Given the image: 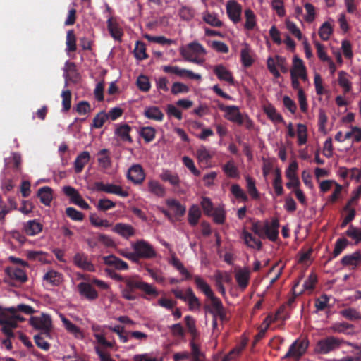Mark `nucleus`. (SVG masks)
<instances>
[{
	"label": "nucleus",
	"mask_w": 361,
	"mask_h": 361,
	"mask_svg": "<svg viewBox=\"0 0 361 361\" xmlns=\"http://www.w3.org/2000/svg\"><path fill=\"white\" fill-rule=\"evenodd\" d=\"M125 286L121 289L122 297L129 301L135 300L138 297L137 289H140L149 295H157L156 289L150 284L138 279V276H128L123 281Z\"/></svg>",
	"instance_id": "obj_1"
},
{
	"label": "nucleus",
	"mask_w": 361,
	"mask_h": 361,
	"mask_svg": "<svg viewBox=\"0 0 361 361\" xmlns=\"http://www.w3.org/2000/svg\"><path fill=\"white\" fill-rule=\"evenodd\" d=\"M279 221L274 219L271 223L268 221L262 223L257 221L252 223L251 231L261 238H267L272 242L276 241L279 236Z\"/></svg>",
	"instance_id": "obj_2"
},
{
	"label": "nucleus",
	"mask_w": 361,
	"mask_h": 361,
	"mask_svg": "<svg viewBox=\"0 0 361 361\" xmlns=\"http://www.w3.org/2000/svg\"><path fill=\"white\" fill-rule=\"evenodd\" d=\"M25 321V318L16 313H9L7 309H4L0 306V325H1L2 332L8 337H14L13 329L18 326V322Z\"/></svg>",
	"instance_id": "obj_3"
},
{
	"label": "nucleus",
	"mask_w": 361,
	"mask_h": 361,
	"mask_svg": "<svg viewBox=\"0 0 361 361\" xmlns=\"http://www.w3.org/2000/svg\"><path fill=\"white\" fill-rule=\"evenodd\" d=\"M343 342V340L334 336H328L319 340L316 345L315 352L319 354H327L331 351L338 349Z\"/></svg>",
	"instance_id": "obj_4"
},
{
	"label": "nucleus",
	"mask_w": 361,
	"mask_h": 361,
	"mask_svg": "<svg viewBox=\"0 0 361 361\" xmlns=\"http://www.w3.org/2000/svg\"><path fill=\"white\" fill-rule=\"evenodd\" d=\"M133 251L136 252L138 260L140 259H152L157 252L152 245L145 240H139L131 244Z\"/></svg>",
	"instance_id": "obj_5"
},
{
	"label": "nucleus",
	"mask_w": 361,
	"mask_h": 361,
	"mask_svg": "<svg viewBox=\"0 0 361 361\" xmlns=\"http://www.w3.org/2000/svg\"><path fill=\"white\" fill-rule=\"evenodd\" d=\"M6 277L4 281L12 286H18L27 281V276L25 271L19 268L7 267L5 269Z\"/></svg>",
	"instance_id": "obj_6"
},
{
	"label": "nucleus",
	"mask_w": 361,
	"mask_h": 361,
	"mask_svg": "<svg viewBox=\"0 0 361 361\" xmlns=\"http://www.w3.org/2000/svg\"><path fill=\"white\" fill-rule=\"evenodd\" d=\"M30 324L35 329L40 330L41 333L39 334L49 336L51 329V319L49 315L42 314L40 317H31Z\"/></svg>",
	"instance_id": "obj_7"
},
{
	"label": "nucleus",
	"mask_w": 361,
	"mask_h": 361,
	"mask_svg": "<svg viewBox=\"0 0 361 361\" xmlns=\"http://www.w3.org/2000/svg\"><path fill=\"white\" fill-rule=\"evenodd\" d=\"M218 107L221 111L225 112L224 118L226 119L231 122L235 123L239 126H241L242 117L243 114L240 113L238 106L234 105L226 106L223 103L219 102L218 104Z\"/></svg>",
	"instance_id": "obj_8"
},
{
	"label": "nucleus",
	"mask_w": 361,
	"mask_h": 361,
	"mask_svg": "<svg viewBox=\"0 0 361 361\" xmlns=\"http://www.w3.org/2000/svg\"><path fill=\"white\" fill-rule=\"evenodd\" d=\"M309 345V341L306 338L297 339L290 346L285 357H300L305 352Z\"/></svg>",
	"instance_id": "obj_9"
},
{
	"label": "nucleus",
	"mask_w": 361,
	"mask_h": 361,
	"mask_svg": "<svg viewBox=\"0 0 361 361\" xmlns=\"http://www.w3.org/2000/svg\"><path fill=\"white\" fill-rule=\"evenodd\" d=\"M180 53L183 58H186L194 56V55H204L206 54V50L199 42H192L185 47H180Z\"/></svg>",
	"instance_id": "obj_10"
},
{
	"label": "nucleus",
	"mask_w": 361,
	"mask_h": 361,
	"mask_svg": "<svg viewBox=\"0 0 361 361\" xmlns=\"http://www.w3.org/2000/svg\"><path fill=\"white\" fill-rule=\"evenodd\" d=\"M94 188L97 191H102L109 194H114L122 197L128 196V192L123 190L121 186L114 184H104L102 182H95Z\"/></svg>",
	"instance_id": "obj_11"
},
{
	"label": "nucleus",
	"mask_w": 361,
	"mask_h": 361,
	"mask_svg": "<svg viewBox=\"0 0 361 361\" xmlns=\"http://www.w3.org/2000/svg\"><path fill=\"white\" fill-rule=\"evenodd\" d=\"M73 263L77 267L84 271L92 272L95 270L94 265L89 259L87 255L84 252H77L73 257Z\"/></svg>",
	"instance_id": "obj_12"
},
{
	"label": "nucleus",
	"mask_w": 361,
	"mask_h": 361,
	"mask_svg": "<svg viewBox=\"0 0 361 361\" xmlns=\"http://www.w3.org/2000/svg\"><path fill=\"white\" fill-rule=\"evenodd\" d=\"M226 12L229 18L238 23L241 20L242 6L235 0H229L226 4Z\"/></svg>",
	"instance_id": "obj_13"
},
{
	"label": "nucleus",
	"mask_w": 361,
	"mask_h": 361,
	"mask_svg": "<svg viewBox=\"0 0 361 361\" xmlns=\"http://www.w3.org/2000/svg\"><path fill=\"white\" fill-rule=\"evenodd\" d=\"M77 288L80 295L87 300L93 301L99 297L97 291L90 283L80 282Z\"/></svg>",
	"instance_id": "obj_14"
},
{
	"label": "nucleus",
	"mask_w": 361,
	"mask_h": 361,
	"mask_svg": "<svg viewBox=\"0 0 361 361\" xmlns=\"http://www.w3.org/2000/svg\"><path fill=\"white\" fill-rule=\"evenodd\" d=\"M163 71L166 73L176 74L180 77H187L195 80H200L202 78L200 74L195 73L190 70L180 68L176 66H163Z\"/></svg>",
	"instance_id": "obj_15"
},
{
	"label": "nucleus",
	"mask_w": 361,
	"mask_h": 361,
	"mask_svg": "<svg viewBox=\"0 0 361 361\" xmlns=\"http://www.w3.org/2000/svg\"><path fill=\"white\" fill-rule=\"evenodd\" d=\"M127 178L135 184H140L145 178L144 169L140 164H133L128 171Z\"/></svg>",
	"instance_id": "obj_16"
},
{
	"label": "nucleus",
	"mask_w": 361,
	"mask_h": 361,
	"mask_svg": "<svg viewBox=\"0 0 361 361\" xmlns=\"http://www.w3.org/2000/svg\"><path fill=\"white\" fill-rule=\"evenodd\" d=\"M290 75L299 76V78L304 81L307 79V71L303 61L297 56H295L293 59V67L290 70Z\"/></svg>",
	"instance_id": "obj_17"
},
{
	"label": "nucleus",
	"mask_w": 361,
	"mask_h": 361,
	"mask_svg": "<svg viewBox=\"0 0 361 361\" xmlns=\"http://www.w3.org/2000/svg\"><path fill=\"white\" fill-rule=\"evenodd\" d=\"M210 303L205 304L204 309L206 312L212 315V317H218V314L225 308L221 300L216 296L209 299Z\"/></svg>",
	"instance_id": "obj_18"
},
{
	"label": "nucleus",
	"mask_w": 361,
	"mask_h": 361,
	"mask_svg": "<svg viewBox=\"0 0 361 361\" xmlns=\"http://www.w3.org/2000/svg\"><path fill=\"white\" fill-rule=\"evenodd\" d=\"M107 28L111 36L116 40L121 41L123 32L118 25L116 19L110 16L107 18Z\"/></svg>",
	"instance_id": "obj_19"
},
{
	"label": "nucleus",
	"mask_w": 361,
	"mask_h": 361,
	"mask_svg": "<svg viewBox=\"0 0 361 361\" xmlns=\"http://www.w3.org/2000/svg\"><path fill=\"white\" fill-rule=\"evenodd\" d=\"M113 231L126 239H128L135 234V229L131 225L123 223L116 224Z\"/></svg>",
	"instance_id": "obj_20"
},
{
	"label": "nucleus",
	"mask_w": 361,
	"mask_h": 361,
	"mask_svg": "<svg viewBox=\"0 0 361 361\" xmlns=\"http://www.w3.org/2000/svg\"><path fill=\"white\" fill-rule=\"evenodd\" d=\"M214 73L219 80L226 81L230 85H234V78L231 72L224 66L221 64L215 66L214 68Z\"/></svg>",
	"instance_id": "obj_21"
},
{
	"label": "nucleus",
	"mask_w": 361,
	"mask_h": 361,
	"mask_svg": "<svg viewBox=\"0 0 361 361\" xmlns=\"http://www.w3.org/2000/svg\"><path fill=\"white\" fill-rule=\"evenodd\" d=\"M104 263L118 270H127L128 264L114 255L105 256L103 257Z\"/></svg>",
	"instance_id": "obj_22"
},
{
	"label": "nucleus",
	"mask_w": 361,
	"mask_h": 361,
	"mask_svg": "<svg viewBox=\"0 0 361 361\" xmlns=\"http://www.w3.org/2000/svg\"><path fill=\"white\" fill-rule=\"evenodd\" d=\"M240 238L243 240L245 244L249 247L256 248L258 250H260L262 247L261 240L254 237L246 230H243L242 231Z\"/></svg>",
	"instance_id": "obj_23"
},
{
	"label": "nucleus",
	"mask_w": 361,
	"mask_h": 361,
	"mask_svg": "<svg viewBox=\"0 0 361 361\" xmlns=\"http://www.w3.org/2000/svg\"><path fill=\"white\" fill-rule=\"evenodd\" d=\"M343 266H352L354 268L361 264V252L356 251L343 256L341 261Z\"/></svg>",
	"instance_id": "obj_24"
},
{
	"label": "nucleus",
	"mask_w": 361,
	"mask_h": 361,
	"mask_svg": "<svg viewBox=\"0 0 361 361\" xmlns=\"http://www.w3.org/2000/svg\"><path fill=\"white\" fill-rule=\"evenodd\" d=\"M65 78L73 82H78L80 80V74L78 73L75 63L66 61L65 68Z\"/></svg>",
	"instance_id": "obj_25"
},
{
	"label": "nucleus",
	"mask_w": 361,
	"mask_h": 361,
	"mask_svg": "<svg viewBox=\"0 0 361 361\" xmlns=\"http://www.w3.org/2000/svg\"><path fill=\"white\" fill-rule=\"evenodd\" d=\"M90 159V155L88 152L84 151L79 154L74 161L75 173H80L83 170L84 166L89 162Z\"/></svg>",
	"instance_id": "obj_26"
},
{
	"label": "nucleus",
	"mask_w": 361,
	"mask_h": 361,
	"mask_svg": "<svg viewBox=\"0 0 361 361\" xmlns=\"http://www.w3.org/2000/svg\"><path fill=\"white\" fill-rule=\"evenodd\" d=\"M194 281L197 288L200 289L209 299L215 296L211 287L202 277L196 275L194 276Z\"/></svg>",
	"instance_id": "obj_27"
},
{
	"label": "nucleus",
	"mask_w": 361,
	"mask_h": 361,
	"mask_svg": "<svg viewBox=\"0 0 361 361\" xmlns=\"http://www.w3.org/2000/svg\"><path fill=\"white\" fill-rule=\"evenodd\" d=\"M235 276L240 289L244 290L249 284L250 271L245 269H239L236 271Z\"/></svg>",
	"instance_id": "obj_28"
},
{
	"label": "nucleus",
	"mask_w": 361,
	"mask_h": 361,
	"mask_svg": "<svg viewBox=\"0 0 361 361\" xmlns=\"http://www.w3.org/2000/svg\"><path fill=\"white\" fill-rule=\"evenodd\" d=\"M43 226L37 220H30L24 226L25 232L27 235L34 236L42 231Z\"/></svg>",
	"instance_id": "obj_29"
},
{
	"label": "nucleus",
	"mask_w": 361,
	"mask_h": 361,
	"mask_svg": "<svg viewBox=\"0 0 361 361\" xmlns=\"http://www.w3.org/2000/svg\"><path fill=\"white\" fill-rule=\"evenodd\" d=\"M331 329L335 333H341L347 335L354 333V326L345 322L334 323L331 326Z\"/></svg>",
	"instance_id": "obj_30"
},
{
	"label": "nucleus",
	"mask_w": 361,
	"mask_h": 361,
	"mask_svg": "<svg viewBox=\"0 0 361 361\" xmlns=\"http://www.w3.org/2000/svg\"><path fill=\"white\" fill-rule=\"evenodd\" d=\"M148 191L159 197H164L166 190L164 187L157 180H150L147 183Z\"/></svg>",
	"instance_id": "obj_31"
},
{
	"label": "nucleus",
	"mask_w": 361,
	"mask_h": 361,
	"mask_svg": "<svg viewBox=\"0 0 361 361\" xmlns=\"http://www.w3.org/2000/svg\"><path fill=\"white\" fill-rule=\"evenodd\" d=\"M144 116L151 120L161 121L164 119V114L158 106H149L145 109Z\"/></svg>",
	"instance_id": "obj_32"
},
{
	"label": "nucleus",
	"mask_w": 361,
	"mask_h": 361,
	"mask_svg": "<svg viewBox=\"0 0 361 361\" xmlns=\"http://www.w3.org/2000/svg\"><path fill=\"white\" fill-rule=\"evenodd\" d=\"M160 178L164 182H169L173 187H178L180 180L177 173L169 170H164L159 175Z\"/></svg>",
	"instance_id": "obj_33"
},
{
	"label": "nucleus",
	"mask_w": 361,
	"mask_h": 361,
	"mask_svg": "<svg viewBox=\"0 0 361 361\" xmlns=\"http://www.w3.org/2000/svg\"><path fill=\"white\" fill-rule=\"evenodd\" d=\"M37 196L40 202L45 206H49L52 200V190L48 186H44L39 189Z\"/></svg>",
	"instance_id": "obj_34"
},
{
	"label": "nucleus",
	"mask_w": 361,
	"mask_h": 361,
	"mask_svg": "<svg viewBox=\"0 0 361 361\" xmlns=\"http://www.w3.org/2000/svg\"><path fill=\"white\" fill-rule=\"evenodd\" d=\"M130 130L131 127L128 124L124 123L120 125L116 129L115 133L121 137V140L131 143L133 142V139L130 135Z\"/></svg>",
	"instance_id": "obj_35"
},
{
	"label": "nucleus",
	"mask_w": 361,
	"mask_h": 361,
	"mask_svg": "<svg viewBox=\"0 0 361 361\" xmlns=\"http://www.w3.org/2000/svg\"><path fill=\"white\" fill-rule=\"evenodd\" d=\"M222 170L229 178H238L240 176L238 169L232 159L227 161L222 166Z\"/></svg>",
	"instance_id": "obj_36"
},
{
	"label": "nucleus",
	"mask_w": 361,
	"mask_h": 361,
	"mask_svg": "<svg viewBox=\"0 0 361 361\" xmlns=\"http://www.w3.org/2000/svg\"><path fill=\"white\" fill-rule=\"evenodd\" d=\"M264 111L267 114V117L275 123H283L284 120L282 116L279 114L276 109V108L271 105L269 104L264 107Z\"/></svg>",
	"instance_id": "obj_37"
},
{
	"label": "nucleus",
	"mask_w": 361,
	"mask_h": 361,
	"mask_svg": "<svg viewBox=\"0 0 361 361\" xmlns=\"http://www.w3.org/2000/svg\"><path fill=\"white\" fill-rule=\"evenodd\" d=\"M348 77L349 75L346 72L343 71H339L338 82L339 85L343 89L345 94L350 92L352 89V84L349 80Z\"/></svg>",
	"instance_id": "obj_38"
},
{
	"label": "nucleus",
	"mask_w": 361,
	"mask_h": 361,
	"mask_svg": "<svg viewBox=\"0 0 361 361\" xmlns=\"http://www.w3.org/2000/svg\"><path fill=\"white\" fill-rule=\"evenodd\" d=\"M200 216L201 212L199 207L195 204L191 206L188 211L189 224L192 226H196L199 221Z\"/></svg>",
	"instance_id": "obj_39"
},
{
	"label": "nucleus",
	"mask_w": 361,
	"mask_h": 361,
	"mask_svg": "<svg viewBox=\"0 0 361 361\" xmlns=\"http://www.w3.org/2000/svg\"><path fill=\"white\" fill-rule=\"evenodd\" d=\"M66 44V50L67 52H74L76 51V37L73 30H70L67 32Z\"/></svg>",
	"instance_id": "obj_40"
},
{
	"label": "nucleus",
	"mask_w": 361,
	"mask_h": 361,
	"mask_svg": "<svg viewBox=\"0 0 361 361\" xmlns=\"http://www.w3.org/2000/svg\"><path fill=\"white\" fill-rule=\"evenodd\" d=\"M133 53L135 57L139 61L148 58V55L146 53L145 44L141 41L136 42Z\"/></svg>",
	"instance_id": "obj_41"
},
{
	"label": "nucleus",
	"mask_w": 361,
	"mask_h": 361,
	"mask_svg": "<svg viewBox=\"0 0 361 361\" xmlns=\"http://www.w3.org/2000/svg\"><path fill=\"white\" fill-rule=\"evenodd\" d=\"M334 31L332 25L328 21L324 22L319 27L318 34L324 41H327Z\"/></svg>",
	"instance_id": "obj_42"
},
{
	"label": "nucleus",
	"mask_w": 361,
	"mask_h": 361,
	"mask_svg": "<svg viewBox=\"0 0 361 361\" xmlns=\"http://www.w3.org/2000/svg\"><path fill=\"white\" fill-rule=\"evenodd\" d=\"M156 130L153 127H142L140 130V135L146 142H152L155 137Z\"/></svg>",
	"instance_id": "obj_43"
},
{
	"label": "nucleus",
	"mask_w": 361,
	"mask_h": 361,
	"mask_svg": "<svg viewBox=\"0 0 361 361\" xmlns=\"http://www.w3.org/2000/svg\"><path fill=\"white\" fill-rule=\"evenodd\" d=\"M167 205L174 209V212L178 216H183L186 211L185 207L182 205L178 200L172 199L167 200Z\"/></svg>",
	"instance_id": "obj_44"
},
{
	"label": "nucleus",
	"mask_w": 361,
	"mask_h": 361,
	"mask_svg": "<svg viewBox=\"0 0 361 361\" xmlns=\"http://www.w3.org/2000/svg\"><path fill=\"white\" fill-rule=\"evenodd\" d=\"M108 154L109 150L106 149H102L98 153V162L105 169L111 166V159Z\"/></svg>",
	"instance_id": "obj_45"
},
{
	"label": "nucleus",
	"mask_w": 361,
	"mask_h": 361,
	"mask_svg": "<svg viewBox=\"0 0 361 361\" xmlns=\"http://www.w3.org/2000/svg\"><path fill=\"white\" fill-rule=\"evenodd\" d=\"M63 191L66 196L70 197L71 202L75 204L82 198L78 191L71 186H64Z\"/></svg>",
	"instance_id": "obj_46"
},
{
	"label": "nucleus",
	"mask_w": 361,
	"mask_h": 361,
	"mask_svg": "<svg viewBox=\"0 0 361 361\" xmlns=\"http://www.w3.org/2000/svg\"><path fill=\"white\" fill-rule=\"evenodd\" d=\"M245 16L246 18L245 28L248 30H253L256 25V17L254 12L250 8H247L245 11Z\"/></svg>",
	"instance_id": "obj_47"
},
{
	"label": "nucleus",
	"mask_w": 361,
	"mask_h": 361,
	"mask_svg": "<svg viewBox=\"0 0 361 361\" xmlns=\"http://www.w3.org/2000/svg\"><path fill=\"white\" fill-rule=\"evenodd\" d=\"M340 314L347 319L354 321L361 319V314L353 308H346L340 311Z\"/></svg>",
	"instance_id": "obj_48"
},
{
	"label": "nucleus",
	"mask_w": 361,
	"mask_h": 361,
	"mask_svg": "<svg viewBox=\"0 0 361 361\" xmlns=\"http://www.w3.org/2000/svg\"><path fill=\"white\" fill-rule=\"evenodd\" d=\"M43 279L52 285H58L61 281V274L54 270L47 271L43 276Z\"/></svg>",
	"instance_id": "obj_49"
},
{
	"label": "nucleus",
	"mask_w": 361,
	"mask_h": 361,
	"mask_svg": "<svg viewBox=\"0 0 361 361\" xmlns=\"http://www.w3.org/2000/svg\"><path fill=\"white\" fill-rule=\"evenodd\" d=\"M107 119V114H106L104 111H102L98 113L93 118L91 127L97 129L101 128Z\"/></svg>",
	"instance_id": "obj_50"
},
{
	"label": "nucleus",
	"mask_w": 361,
	"mask_h": 361,
	"mask_svg": "<svg viewBox=\"0 0 361 361\" xmlns=\"http://www.w3.org/2000/svg\"><path fill=\"white\" fill-rule=\"evenodd\" d=\"M7 311L9 313H16V312H21L25 313V314H32L35 312V310L30 305L25 304H19L17 307H11L7 308Z\"/></svg>",
	"instance_id": "obj_51"
},
{
	"label": "nucleus",
	"mask_w": 361,
	"mask_h": 361,
	"mask_svg": "<svg viewBox=\"0 0 361 361\" xmlns=\"http://www.w3.org/2000/svg\"><path fill=\"white\" fill-rule=\"evenodd\" d=\"M187 300L190 310L194 308H199L200 307V302L199 299L196 297L192 290L189 288L186 290Z\"/></svg>",
	"instance_id": "obj_52"
},
{
	"label": "nucleus",
	"mask_w": 361,
	"mask_h": 361,
	"mask_svg": "<svg viewBox=\"0 0 361 361\" xmlns=\"http://www.w3.org/2000/svg\"><path fill=\"white\" fill-rule=\"evenodd\" d=\"M345 234L349 238L355 240V243H361V229L350 225L346 231Z\"/></svg>",
	"instance_id": "obj_53"
},
{
	"label": "nucleus",
	"mask_w": 361,
	"mask_h": 361,
	"mask_svg": "<svg viewBox=\"0 0 361 361\" xmlns=\"http://www.w3.org/2000/svg\"><path fill=\"white\" fill-rule=\"evenodd\" d=\"M61 96L62 97V111L67 112L71 107V92L69 90H63Z\"/></svg>",
	"instance_id": "obj_54"
},
{
	"label": "nucleus",
	"mask_w": 361,
	"mask_h": 361,
	"mask_svg": "<svg viewBox=\"0 0 361 361\" xmlns=\"http://www.w3.org/2000/svg\"><path fill=\"white\" fill-rule=\"evenodd\" d=\"M231 192L238 200H241L244 202L248 200L247 195L238 184H233L231 187Z\"/></svg>",
	"instance_id": "obj_55"
},
{
	"label": "nucleus",
	"mask_w": 361,
	"mask_h": 361,
	"mask_svg": "<svg viewBox=\"0 0 361 361\" xmlns=\"http://www.w3.org/2000/svg\"><path fill=\"white\" fill-rule=\"evenodd\" d=\"M349 242L346 238H338L335 243L334 250L333 251V257L338 256L343 250L347 247Z\"/></svg>",
	"instance_id": "obj_56"
},
{
	"label": "nucleus",
	"mask_w": 361,
	"mask_h": 361,
	"mask_svg": "<svg viewBox=\"0 0 361 361\" xmlns=\"http://www.w3.org/2000/svg\"><path fill=\"white\" fill-rule=\"evenodd\" d=\"M298 142L299 145H302L307 142V127L304 124L298 123L297 125Z\"/></svg>",
	"instance_id": "obj_57"
},
{
	"label": "nucleus",
	"mask_w": 361,
	"mask_h": 361,
	"mask_svg": "<svg viewBox=\"0 0 361 361\" xmlns=\"http://www.w3.org/2000/svg\"><path fill=\"white\" fill-rule=\"evenodd\" d=\"M200 204L204 214L209 216H212V214L215 208H214V205L211 200L209 197H203L202 198Z\"/></svg>",
	"instance_id": "obj_58"
},
{
	"label": "nucleus",
	"mask_w": 361,
	"mask_h": 361,
	"mask_svg": "<svg viewBox=\"0 0 361 361\" xmlns=\"http://www.w3.org/2000/svg\"><path fill=\"white\" fill-rule=\"evenodd\" d=\"M214 221L217 224H223L226 219V212L221 207H216L212 214Z\"/></svg>",
	"instance_id": "obj_59"
},
{
	"label": "nucleus",
	"mask_w": 361,
	"mask_h": 361,
	"mask_svg": "<svg viewBox=\"0 0 361 361\" xmlns=\"http://www.w3.org/2000/svg\"><path fill=\"white\" fill-rule=\"evenodd\" d=\"M203 19L207 23L213 27H220L223 25L222 22L217 18V16L214 13H208L205 14Z\"/></svg>",
	"instance_id": "obj_60"
},
{
	"label": "nucleus",
	"mask_w": 361,
	"mask_h": 361,
	"mask_svg": "<svg viewBox=\"0 0 361 361\" xmlns=\"http://www.w3.org/2000/svg\"><path fill=\"white\" fill-rule=\"evenodd\" d=\"M66 214L71 219L76 221H81L84 219V214L73 207H67Z\"/></svg>",
	"instance_id": "obj_61"
},
{
	"label": "nucleus",
	"mask_w": 361,
	"mask_h": 361,
	"mask_svg": "<svg viewBox=\"0 0 361 361\" xmlns=\"http://www.w3.org/2000/svg\"><path fill=\"white\" fill-rule=\"evenodd\" d=\"M245 179L249 194L253 199H257L259 197V193L255 186V180L250 176H247Z\"/></svg>",
	"instance_id": "obj_62"
},
{
	"label": "nucleus",
	"mask_w": 361,
	"mask_h": 361,
	"mask_svg": "<svg viewBox=\"0 0 361 361\" xmlns=\"http://www.w3.org/2000/svg\"><path fill=\"white\" fill-rule=\"evenodd\" d=\"M240 57L242 63L245 67H249L252 64L253 60L250 56V50L247 47L241 50Z\"/></svg>",
	"instance_id": "obj_63"
},
{
	"label": "nucleus",
	"mask_w": 361,
	"mask_h": 361,
	"mask_svg": "<svg viewBox=\"0 0 361 361\" xmlns=\"http://www.w3.org/2000/svg\"><path fill=\"white\" fill-rule=\"evenodd\" d=\"M115 206L116 203L114 202L111 201V200L104 198L100 199L98 201L97 208L99 211L105 212L115 207Z\"/></svg>",
	"instance_id": "obj_64"
}]
</instances>
